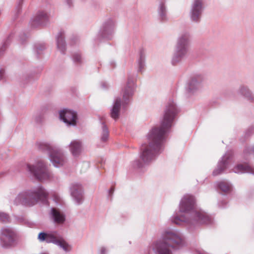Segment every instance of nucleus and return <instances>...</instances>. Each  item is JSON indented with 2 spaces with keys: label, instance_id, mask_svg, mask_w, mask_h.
Instances as JSON below:
<instances>
[{
  "label": "nucleus",
  "instance_id": "obj_1",
  "mask_svg": "<svg viewBox=\"0 0 254 254\" xmlns=\"http://www.w3.org/2000/svg\"><path fill=\"white\" fill-rule=\"evenodd\" d=\"M175 119V103L173 99L168 102L161 125L152 127L146 135L147 142L140 148V157L148 164L154 161L164 149L165 135L172 127Z\"/></svg>",
  "mask_w": 254,
  "mask_h": 254
},
{
  "label": "nucleus",
  "instance_id": "obj_2",
  "mask_svg": "<svg viewBox=\"0 0 254 254\" xmlns=\"http://www.w3.org/2000/svg\"><path fill=\"white\" fill-rule=\"evenodd\" d=\"M196 201L193 195L186 194L181 199L180 209L184 214L176 216V225L186 223L190 228L202 224H211L212 218L201 209H195Z\"/></svg>",
  "mask_w": 254,
  "mask_h": 254
},
{
  "label": "nucleus",
  "instance_id": "obj_3",
  "mask_svg": "<svg viewBox=\"0 0 254 254\" xmlns=\"http://www.w3.org/2000/svg\"><path fill=\"white\" fill-rule=\"evenodd\" d=\"M175 245V230L172 228H166L161 238L152 242L149 249L154 254H173Z\"/></svg>",
  "mask_w": 254,
  "mask_h": 254
},
{
  "label": "nucleus",
  "instance_id": "obj_4",
  "mask_svg": "<svg viewBox=\"0 0 254 254\" xmlns=\"http://www.w3.org/2000/svg\"><path fill=\"white\" fill-rule=\"evenodd\" d=\"M48 195V192L41 186H39L33 190H26L20 192L15 197L14 202L16 204L33 205L29 202V199H34L38 200L44 201Z\"/></svg>",
  "mask_w": 254,
  "mask_h": 254
},
{
  "label": "nucleus",
  "instance_id": "obj_5",
  "mask_svg": "<svg viewBox=\"0 0 254 254\" xmlns=\"http://www.w3.org/2000/svg\"><path fill=\"white\" fill-rule=\"evenodd\" d=\"M204 75L200 72L191 74L186 82L185 91L188 97L197 95L201 90Z\"/></svg>",
  "mask_w": 254,
  "mask_h": 254
},
{
  "label": "nucleus",
  "instance_id": "obj_6",
  "mask_svg": "<svg viewBox=\"0 0 254 254\" xmlns=\"http://www.w3.org/2000/svg\"><path fill=\"white\" fill-rule=\"evenodd\" d=\"M191 39V36L187 31H183L179 35L176 45V63L181 61L186 56Z\"/></svg>",
  "mask_w": 254,
  "mask_h": 254
},
{
  "label": "nucleus",
  "instance_id": "obj_7",
  "mask_svg": "<svg viewBox=\"0 0 254 254\" xmlns=\"http://www.w3.org/2000/svg\"><path fill=\"white\" fill-rule=\"evenodd\" d=\"M27 169L36 178L41 181L48 180L52 177L45 162L42 159L38 160L35 164H27Z\"/></svg>",
  "mask_w": 254,
  "mask_h": 254
},
{
  "label": "nucleus",
  "instance_id": "obj_8",
  "mask_svg": "<svg viewBox=\"0 0 254 254\" xmlns=\"http://www.w3.org/2000/svg\"><path fill=\"white\" fill-rule=\"evenodd\" d=\"M16 234L11 227L4 226L0 230V244L5 249H9L15 245Z\"/></svg>",
  "mask_w": 254,
  "mask_h": 254
},
{
  "label": "nucleus",
  "instance_id": "obj_9",
  "mask_svg": "<svg viewBox=\"0 0 254 254\" xmlns=\"http://www.w3.org/2000/svg\"><path fill=\"white\" fill-rule=\"evenodd\" d=\"M59 117L61 121L67 127H75L78 123L77 112L74 110L64 108L59 111Z\"/></svg>",
  "mask_w": 254,
  "mask_h": 254
},
{
  "label": "nucleus",
  "instance_id": "obj_10",
  "mask_svg": "<svg viewBox=\"0 0 254 254\" xmlns=\"http://www.w3.org/2000/svg\"><path fill=\"white\" fill-rule=\"evenodd\" d=\"M136 89V84L135 79L128 76L127 83L123 88L121 91L122 95V105H126L129 103L132 99Z\"/></svg>",
  "mask_w": 254,
  "mask_h": 254
},
{
  "label": "nucleus",
  "instance_id": "obj_11",
  "mask_svg": "<svg viewBox=\"0 0 254 254\" xmlns=\"http://www.w3.org/2000/svg\"><path fill=\"white\" fill-rule=\"evenodd\" d=\"M49 158L55 167H63L67 162V158L64 151L60 149L51 151L49 153Z\"/></svg>",
  "mask_w": 254,
  "mask_h": 254
},
{
  "label": "nucleus",
  "instance_id": "obj_12",
  "mask_svg": "<svg viewBox=\"0 0 254 254\" xmlns=\"http://www.w3.org/2000/svg\"><path fill=\"white\" fill-rule=\"evenodd\" d=\"M232 157V151H227L219 161L217 167L213 171V175L216 176L223 173L229 167Z\"/></svg>",
  "mask_w": 254,
  "mask_h": 254
},
{
  "label": "nucleus",
  "instance_id": "obj_13",
  "mask_svg": "<svg viewBox=\"0 0 254 254\" xmlns=\"http://www.w3.org/2000/svg\"><path fill=\"white\" fill-rule=\"evenodd\" d=\"M61 237L57 231L49 233L41 232L38 235V239L40 242L45 241L47 243H53L57 245Z\"/></svg>",
  "mask_w": 254,
  "mask_h": 254
},
{
  "label": "nucleus",
  "instance_id": "obj_14",
  "mask_svg": "<svg viewBox=\"0 0 254 254\" xmlns=\"http://www.w3.org/2000/svg\"><path fill=\"white\" fill-rule=\"evenodd\" d=\"M115 23L112 19H108L103 23L99 32L101 36L111 39L115 32Z\"/></svg>",
  "mask_w": 254,
  "mask_h": 254
},
{
  "label": "nucleus",
  "instance_id": "obj_15",
  "mask_svg": "<svg viewBox=\"0 0 254 254\" xmlns=\"http://www.w3.org/2000/svg\"><path fill=\"white\" fill-rule=\"evenodd\" d=\"M70 194L74 201L80 203L83 200V188L81 185L78 183H73L70 186Z\"/></svg>",
  "mask_w": 254,
  "mask_h": 254
},
{
  "label": "nucleus",
  "instance_id": "obj_16",
  "mask_svg": "<svg viewBox=\"0 0 254 254\" xmlns=\"http://www.w3.org/2000/svg\"><path fill=\"white\" fill-rule=\"evenodd\" d=\"M122 104L121 98L120 97H115L110 110L111 116L114 120L118 119L120 117Z\"/></svg>",
  "mask_w": 254,
  "mask_h": 254
},
{
  "label": "nucleus",
  "instance_id": "obj_17",
  "mask_svg": "<svg viewBox=\"0 0 254 254\" xmlns=\"http://www.w3.org/2000/svg\"><path fill=\"white\" fill-rule=\"evenodd\" d=\"M69 150L73 156L78 157L82 150L81 142L78 140H72L69 144Z\"/></svg>",
  "mask_w": 254,
  "mask_h": 254
},
{
  "label": "nucleus",
  "instance_id": "obj_18",
  "mask_svg": "<svg viewBox=\"0 0 254 254\" xmlns=\"http://www.w3.org/2000/svg\"><path fill=\"white\" fill-rule=\"evenodd\" d=\"M50 217L56 224H63L65 221V216L60 210L52 208L50 212Z\"/></svg>",
  "mask_w": 254,
  "mask_h": 254
},
{
  "label": "nucleus",
  "instance_id": "obj_19",
  "mask_svg": "<svg viewBox=\"0 0 254 254\" xmlns=\"http://www.w3.org/2000/svg\"><path fill=\"white\" fill-rule=\"evenodd\" d=\"M235 173H250L254 175V168L248 164H239L232 169Z\"/></svg>",
  "mask_w": 254,
  "mask_h": 254
},
{
  "label": "nucleus",
  "instance_id": "obj_20",
  "mask_svg": "<svg viewBox=\"0 0 254 254\" xmlns=\"http://www.w3.org/2000/svg\"><path fill=\"white\" fill-rule=\"evenodd\" d=\"M238 92L248 101L251 102H254V94L248 86L241 85L239 88Z\"/></svg>",
  "mask_w": 254,
  "mask_h": 254
},
{
  "label": "nucleus",
  "instance_id": "obj_21",
  "mask_svg": "<svg viewBox=\"0 0 254 254\" xmlns=\"http://www.w3.org/2000/svg\"><path fill=\"white\" fill-rule=\"evenodd\" d=\"M57 246L65 253H70L73 249L72 245L66 241L62 236L59 240Z\"/></svg>",
  "mask_w": 254,
  "mask_h": 254
},
{
  "label": "nucleus",
  "instance_id": "obj_22",
  "mask_svg": "<svg viewBox=\"0 0 254 254\" xmlns=\"http://www.w3.org/2000/svg\"><path fill=\"white\" fill-rule=\"evenodd\" d=\"M190 9L203 13L204 9V0H193Z\"/></svg>",
  "mask_w": 254,
  "mask_h": 254
},
{
  "label": "nucleus",
  "instance_id": "obj_23",
  "mask_svg": "<svg viewBox=\"0 0 254 254\" xmlns=\"http://www.w3.org/2000/svg\"><path fill=\"white\" fill-rule=\"evenodd\" d=\"M217 187L218 189L224 192H229L232 190L231 184L226 181H222L217 183Z\"/></svg>",
  "mask_w": 254,
  "mask_h": 254
},
{
  "label": "nucleus",
  "instance_id": "obj_24",
  "mask_svg": "<svg viewBox=\"0 0 254 254\" xmlns=\"http://www.w3.org/2000/svg\"><path fill=\"white\" fill-rule=\"evenodd\" d=\"M49 18V15L47 13L42 11L37 14L35 20L38 24L44 25L48 21Z\"/></svg>",
  "mask_w": 254,
  "mask_h": 254
},
{
  "label": "nucleus",
  "instance_id": "obj_25",
  "mask_svg": "<svg viewBox=\"0 0 254 254\" xmlns=\"http://www.w3.org/2000/svg\"><path fill=\"white\" fill-rule=\"evenodd\" d=\"M186 245L183 236L176 231V250L184 247Z\"/></svg>",
  "mask_w": 254,
  "mask_h": 254
},
{
  "label": "nucleus",
  "instance_id": "obj_26",
  "mask_svg": "<svg viewBox=\"0 0 254 254\" xmlns=\"http://www.w3.org/2000/svg\"><path fill=\"white\" fill-rule=\"evenodd\" d=\"M202 13L199 11L190 9L189 15L190 20L194 23H199L200 21Z\"/></svg>",
  "mask_w": 254,
  "mask_h": 254
},
{
  "label": "nucleus",
  "instance_id": "obj_27",
  "mask_svg": "<svg viewBox=\"0 0 254 254\" xmlns=\"http://www.w3.org/2000/svg\"><path fill=\"white\" fill-rule=\"evenodd\" d=\"M57 45L58 49L61 52H63L65 50V42L64 37L60 34L57 38Z\"/></svg>",
  "mask_w": 254,
  "mask_h": 254
},
{
  "label": "nucleus",
  "instance_id": "obj_28",
  "mask_svg": "<svg viewBox=\"0 0 254 254\" xmlns=\"http://www.w3.org/2000/svg\"><path fill=\"white\" fill-rule=\"evenodd\" d=\"M158 13L160 18L162 20H167V17L166 7L163 3H161L159 4L158 8Z\"/></svg>",
  "mask_w": 254,
  "mask_h": 254
},
{
  "label": "nucleus",
  "instance_id": "obj_29",
  "mask_svg": "<svg viewBox=\"0 0 254 254\" xmlns=\"http://www.w3.org/2000/svg\"><path fill=\"white\" fill-rule=\"evenodd\" d=\"M138 71L142 72L145 66V60L143 56H141L137 61Z\"/></svg>",
  "mask_w": 254,
  "mask_h": 254
},
{
  "label": "nucleus",
  "instance_id": "obj_30",
  "mask_svg": "<svg viewBox=\"0 0 254 254\" xmlns=\"http://www.w3.org/2000/svg\"><path fill=\"white\" fill-rule=\"evenodd\" d=\"M109 133L107 128L105 125L102 126V132L101 135V140L103 141H106L108 138Z\"/></svg>",
  "mask_w": 254,
  "mask_h": 254
},
{
  "label": "nucleus",
  "instance_id": "obj_31",
  "mask_svg": "<svg viewBox=\"0 0 254 254\" xmlns=\"http://www.w3.org/2000/svg\"><path fill=\"white\" fill-rule=\"evenodd\" d=\"M10 218L9 216L5 213L0 211V221L3 223H7L9 222Z\"/></svg>",
  "mask_w": 254,
  "mask_h": 254
},
{
  "label": "nucleus",
  "instance_id": "obj_32",
  "mask_svg": "<svg viewBox=\"0 0 254 254\" xmlns=\"http://www.w3.org/2000/svg\"><path fill=\"white\" fill-rule=\"evenodd\" d=\"M254 133V125L249 127L245 132L246 137H249Z\"/></svg>",
  "mask_w": 254,
  "mask_h": 254
},
{
  "label": "nucleus",
  "instance_id": "obj_33",
  "mask_svg": "<svg viewBox=\"0 0 254 254\" xmlns=\"http://www.w3.org/2000/svg\"><path fill=\"white\" fill-rule=\"evenodd\" d=\"M108 250L105 247H101L99 248L98 251V254H107Z\"/></svg>",
  "mask_w": 254,
  "mask_h": 254
},
{
  "label": "nucleus",
  "instance_id": "obj_34",
  "mask_svg": "<svg viewBox=\"0 0 254 254\" xmlns=\"http://www.w3.org/2000/svg\"><path fill=\"white\" fill-rule=\"evenodd\" d=\"M132 166L134 168H139L142 166V164L139 160H134L132 162Z\"/></svg>",
  "mask_w": 254,
  "mask_h": 254
},
{
  "label": "nucleus",
  "instance_id": "obj_35",
  "mask_svg": "<svg viewBox=\"0 0 254 254\" xmlns=\"http://www.w3.org/2000/svg\"><path fill=\"white\" fill-rule=\"evenodd\" d=\"M73 59L74 61L80 62L81 61V56L79 54H76L74 56Z\"/></svg>",
  "mask_w": 254,
  "mask_h": 254
},
{
  "label": "nucleus",
  "instance_id": "obj_36",
  "mask_svg": "<svg viewBox=\"0 0 254 254\" xmlns=\"http://www.w3.org/2000/svg\"><path fill=\"white\" fill-rule=\"evenodd\" d=\"M193 254H207L203 250H197Z\"/></svg>",
  "mask_w": 254,
  "mask_h": 254
},
{
  "label": "nucleus",
  "instance_id": "obj_37",
  "mask_svg": "<svg viewBox=\"0 0 254 254\" xmlns=\"http://www.w3.org/2000/svg\"><path fill=\"white\" fill-rule=\"evenodd\" d=\"M65 1L68 6H71L72 5L73 1L72 0H65Z\"/></svg>",
  "mask_w": 254,
  "mask_h": 254
},
{
  "label": "nucleus",
  "instance_id": "obj_38",
  "mask_svg": "<svg viewBox=\"0 0 254 254\" xmlns=\"http://www.w3.org/2000/svg\"><path fill=\"white\" fill-rule=\"evenodd\" d=\"M4 75V70H0V80L2 79Z\"/></svg>",
  "mask_w": 254,
  "mask_h": 254
},
{
  "label": "nucleus",
  "instance_id": "obj_39",
  "mask_svg": "<svg viewBox=\"0 0 254 254\" xmlns=\"http://www.w3.org/2000/svg\"><path fill=\"white\" fill-rule=\"evenodd\" d=\"M219 205L220 207H223L225 206L224 204L219 203Z\"/></svg>",
  "mask_w": 254,
  "mask_h": 254
},
{
  "label": "nucleus",
  "instance_id": "obj_40",
  "mask_svg": "<svg viewBox=\"0 0 254 254\" xmlns=\"http://www.w3.org/2000/svg\"><path fill=\"white\" fill-rule=\"evenodd\" d=\"M171 222H172V223H174V222H175V220H174V218H172L171 219Z\"/></svg>",
  "mask_w": 254,
  "mask_h": 254
},
{
  "label": "nucleus",
  "instance_id": "obj_41",
  "mask_svg": "<svg viewBox=\"0 0 254 254\" xmlns=\"http://www.w3.org/2000/svg\"><path fill=\"white\" fill-rule=\"evenodd\" d=\"M113 191H114V189H111L110 190V193H112Z\"/></svg>",
  "mask_w": 254,
  "mask_h": 254
},
{
  "label": "nucleus",
  "instance_id": "obj_42",
  "mask_svg": "<svg viewBox=\"0 0 254 254\" xmlns=\"http://www.w3.org/2000/svg\"><path fill=\"white\" fill-rule=\"evenodd\" d=\"M41 254H48L46 253H42Z\"/></svg>",
  "mask_w": 254,
  "mask_h": 254
}]
</instances>
